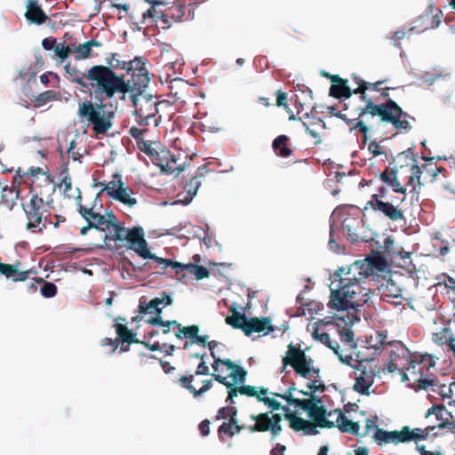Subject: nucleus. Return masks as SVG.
Masks as SVG:
<instances>
[{
    "mask_svg": "<svg viewBox=\"0 0 455 455\" xmlns=\"http://www.w3.org/2000/svg\"><path fill=\"white\" fill-rule=\"evenodd\" d=\"M354 80L358 84V87L353 90L354 94H360V100L365 103L363 108H359L358 118L349 120L347 124L355 123L353 128L358 130L363 135V141L367 140L369 128L366 124L368 122L367 116L371 117L379 116L381 122L390 123L394 125L397 132H407L411 131V125L407 118L409 115L403 111L400 106L392 99L381 104H376L378 99L368 97L366 91L372 90L379 92L382 88L380 85L384 81H378L375 83L365 82L354 76Z\"/></svg>",
    "mask_w": 455,
    "mask_h": 455,
    "instance_id": "f257e3e1",
    "label": "nucleus"
},
{
    "mask_svg": "<svg viewBox=\"0 0 455 455\" xmlns=\"http://www.w3.org/2000/svg\"><path fill=\"white\" fill-rule=\"evenodd\" d=\"M328 306L337 311L355 309L370 299L371 280L353 264L339 267L331 275Z\"/></svg>",
    "mask_w": 455,
    "mask_h": 455,
    "instance_id": "f03ea898",
    "label": "nucleus"
},
{
    "mask_svg": "<svg viewBox=\"0 0 455 455\" xmlns=\"http://www.w3.org/2000/svg\"><path fill=\"white\" fill-rule=\"evenodd\" d=\"M116 52L110 53L105 59L106 65H95L87 71V79L94 84L95 94L104 99H112L118 92H124L129 89L125 84L124 75H117L115 70L124 69L125 60L118 59Z\"/></svg>",
    "mask_w": 455,
    "mask_h": 455,
    "instance_id": "7ed1b4c3",
    "label": "nucleus"
},
{
    "mask_svg": "<svg viewBox=\"0 0 455 455\" xmlns=\"http://www.w3.org/2000/svg\"><path fill=\"white\" fill-rule=\"evenodd\" d=\"M282 371H284L287 365H291L296 374L310 380L307 384V387L309 389L308 392L325 391V385L318 380L320 378L319 369L312 365L311 359H307L306 353L299 347H296L291 343L288 346L286 355L282 360Z\"/></svg>",
    "mask_w": 455,
    "mask_h": 455,
    "instance_id": "20e7f679",
    "label": "nucleus"
},
{
    "mask_svg": "<svg viewBox=\"0 0 455 455\" xmlns=\"http://www.w3.org/2000/svg\"><path fill=\"white\" fill-rule=\"evenodd\" d=\"M30 198L22 204L27 219L26 228L32 233L41 234L52 223V200H44L37 192L31 190Z\"/></svg>",
    "mask_w": 455,
    "mask_h": 455,
    "instance_id": "39448f33",
    "label": "nucleus"
},
{
    "mask_svg": "<svg viewBox=\"0 0 455 455\" xmlns=\"http://www.w3.org/2000/svg\"><path fill=\"white\" fill-rule=\"evenodd\" d=\"M435 365V357L428 354H413L408 362L405 370L411 377V387L415 390H427L438 385L436 377L430 372Z\"/></svg>",
    "mask_w": 455,
    "mask_h": 455,
    "instance_id": "423d86ee",
    "label": "nucleus"
},
{
    "mask_svg": "<svg viewBox=\"0 0 455 455\" xmlns=\"http://www.w3.org/2000/svg\"><path fill=\"white\" fill-rule=\"evenodd\" d=\"M435 415L438 423L436 425L427 426L426 427L411 428L409 426L403 427V443L425 441L428 439L431 432L435 428L455 430V420H449L445 415L451 417L443 405H433L426 412L425 418Z\"/></svg>",
    "mask_w": 455,
    "mask_h": 455,
    "instance_id": "0eeeda50",
    "label": "nucleus"
},
{
    "mask_svg": "<svg viewBox=\"0 0 455 455\" xmlns=\"http://www.w3.org/2000/svg\"><path fill=\"white\" fill-rule=\"evenodd\" d=\"M107 221L103 225V243L108 245V243L114 242L115 248L119 250L125 246H133L141 235H144V230L140 227H133L132 228H125L120 223L116 222V217L112 211L107 212L105 215Z\"/></svg>",
    "mask_w": 455,
    "mask_h": 455,
    "instance_id": "6e6552de",
    "label": "nucleus"
},
{
    "mask_svg": "<svg viewBox=\"0 0 455 455\" xmlns=\"http://www.w3.org/2000/svg\"><path fill=\"white\" fill-rule=\"evenodd\" d=\"M102 101L103 99L100 100V103L84 100L79 104L77 111V116L91 124L97 135L105 134L111 129L114 117V112L107 111V105Z\"/></svg>",
    "mask_w": 455,
    "mask_h": 455,
    "instance_id": "1a4fd4ad",
    "label": "nucleus"
},
{
    "mask_svg": "<svg viewBox=\"0 0 455 455\" xmlns=\"http://www.w3.org/2000/svg\"><path fill=\"white\" fill-rule=\"evenodd\" d=\"M147 60L143 57H135L132 60L125 61L124 69L131 77L126 80L129 89L124 92H118L116 95H121L120 99L124 100L125 95L129 92H136L137 93H143L149 83L148 71L146 68Z\"/></svg>",
    "mask_w": 455,
    "mask_h": 455,
    "instance_id": "9d476101",
    "label": "nucleus"
},
{
    "mask_svg": "<svg viewBox=\"0 0 455 455\" xmlns=\"http://www.w3.org/2000/svg\"><path fill=\"white\" fill-rule=\"evenodd\" d=\"M129 92L131 94V101L135 108L134 116H142L143 118H153L155 125L157 126L161 116L156 117V115L161 102L154 100L152 96H144L143 93H137L136 92Z\"/></svg>",
    "mask_w": 455,
    "mask_h": 455,
    "instance_id": "9b49d317",
    "label": "nucleus"
},
{
    "mask_svg": "<svg viewBox=\"0 0 455 455\" xmlns=\"http://www.w3.org/2000/svg\"><path fill=\"white\" fill-rule=\"evenodd\" d=\"M398 159L403 158L405 161L409 160L411 164V176L407 181V186L411 187L409 191L411 204L413 202H419L420 188L423 186L421 182L422 168L417 164L416 158L411 148L403 151L397 156Z\"/></svg>",
    "mask_w": 455,
    "mask_h": 455,
    "instance_id": "f8f14e48",
    "label": "nucleus"
},
{
    "mask_svg": "<svg viewBox=\"0 0 455 455\" xmlns=\"http://www.w3.org/2000/svg\"><path fill=\"white\" fill-rule=\"evenodd\" d=\"M212 377L215 380L224 385L228 388V397L226 399V402L230 404L235 403L234 398L237 396L238 393L251 397H257V399L259 400V394L267 395L268 392L267 388H265L263 387H259V392H258L256 390V387L253 386L235 387L230 381L227 380V377L221 374H212Z\"/></svg>",
    "mask_w": 455,
    "mask_h": 455,
    "instance_id": "ddd939ff",
    "label": "nucleus"
},
{
    "mask_svg": "<svg viewBox=\"0 0 455 455\" xmlns=\"http://www.w3.org/2000/svg\"><path fill=\"white\" fill-rule=\"evenodd\" d=\"M128 248L134 251L141 258L153 259L159 265H162L163 269L171 267L172 269L175 270L176 274H180V272H182L183 263L173 261L172 259H164L156 256V254L151 253V251L148 248V243L144 235H141L139 238L138 242H136L133 246H128Z\"/></svg>",
    "mask_w": 455,
    "mask_h": 455,
    "instance_id": "4468645a",
    "label": "nucleus"
},
{
    "mask_svg": "<svg viewBox=\"0 0 455 455\" xmlns=\"http://www.w3.org/2000/svg\"><path fill=\"white\" fill-rule=\"evenodd\" d=\"M307 413V416L316 423L321 428H332L335 427L333 421L327 419V416L331 415V411H328L325 406L313 404L311 401H303L299 407Z\"/></svg>",
    "mask_w": 455,
    "mask_h": 455,
    "instance_id": "2eb2a0df",
    "label": "nucleus"
},
{
    "mask_svg": "<svg viewBox=\"0 0 455 455\" xmlns=\"http://www.w3.org/2000/svg\"><path fill=\"white\" fill-rule=\"evenodd\" d=\"M77 192V211L79 214L86 220L87 224H92L93 228L103 232V225L107 222L105 215L99 212V207H87L81 204V192L76 188Z\"/></svg>",
    "mask_w": 455,
    "mask_h": 455,
    "instance_id": "dca6fc26",
    "label": "nucleus"
},
{
    "mask_svg": "<svg viewBox=\"0 0 455 455\" xmlns=\"http://www.w3.org/2000/svg\"><path fill=\"white\" fill-rule=\"evenodd\" d=\"M364 361L369 362V360H362L358 362L357 365L353 366L360 371V373L355 377L354 390L362 395H369L370 387L374 382L375 372L371 369L367 370L366 366L363 365Z\"/></svg>",
    "mask_w": 455,
    "mask_h": 455,
    "instance_id": "f3484780",
    "label": "nucleus"
},
{
    "mask_svg": "<svg viewBox=\"0 0 455 455\" xmlns=\"http://www.w3.org/2000/svg\"><path fill=\"white\" fill-rule=\"evenodd\" d=\"M373 211L379 212L393 221L404 220L403 211L397 206H395L392 203L384 202L382 200H370L367 203Z\"/></svg>",
    "mask_w": 455,
    "mask_h": 455,
    "instance_id": "a211bd4d",
    "label": "nucleus"
},
{
    "mask_svg": "<svg viewBox=\"0 0 455 455\" xmlns=\"http://www.w3.org/2000/svg\"><path fill=\"white\" fill-rule=\"evenodd\" d=\"M172 303V298L167 292L163 291L160 298H154L149 302L140 301L139 308L140 314H155V316L161 315L163 308Z\"/></svg>",
    "mask_w": 455,
    "mask_h": 455,
    "instance_id": "6ab92c4d",
    "label": "nucleus"
},
{
    "mask_svg": "<svg viewBox=\"0 0 455 455\" xmlns=\"http://www.w3.org/2000/svg\"><path fill=\"white\" fill-rule=\"evenodd\" d=\"M353 265L356 266L363 275L372 281L374 280L377 272L384 269L385 262L383 259L375 257L363 260H357L353 263Z\"/></svg>",
    "mask_w": 455,
    "mask_h": 455,
    "instance_id": "aec40b11",
    "label": "nucleus"
},
{
    "mask_svg": "<svg viewBox=\"0 0 455 455\" xmlns=\"http://www.w3.org/2000/svg\"><path fill=\"white\" fill-rule=\"evenodd\" d=\"M330 77L331 85L329 94L335 99H348L354 93L353 90L348 86L347 80L339 77V75H326Z\"/></svg>",
    "mask_w": 455,
    "mask_h": 455,
    "instance_id": "412c9836",
    "label": "nucleus"
},
{
    "mask_svg": "<svg viewBox=\"0 0 455 455\" xmlns=\"http://www.w3.org/2000/svg\"><path fill=\"white\" fill-rule=\"evenodd\" d=\"M274 331L275 328L271 324V320L269 317H254L248 319V322L245 324L243 331L246 336H251L253 332H264L266 335Z\"/></svg>",
    "mask_w": 455,
    "mask_h": 455,
    "instance_id": "4be33fe9",
    "label": "nucleus"
},
{
    "mask_svg": "<svg viewBox=\"0 0 455 455\" xmlns=\"http://www.w3.org/2000/svg\"><path fill=\"white\" fill-rule=\"evenodd\" d=\"M208 172L205 165H202L197 168L196 174L187 180L184 184V190L187 196L184 201L188 204L191 202L193 197L196 195L199 187L202 184V179L204 178V174Z\"/></svg>",
    "mask_w": 455,
    "mask_h": 455,
    "instance_id": "5701e85b",
    "label": "nucleus"
},
{
    "mask_svg": "<svg viewBox=\"0 0 455 455\" xmlns=\"http://www.w3.org/2000/svg\"><path fill=\"white\" fill-rule=\"evenodd\" d=\"M373 438L379 445L403 443V427L400 431H387L384 428L377 427Z\"/></svg>",
    "mask_w": 455,
    "mask_h": 455,
    "instance_id": "b1692460",
    "label": "nucleus"
},
{
    "mask_svg": "<svg viewBox=\"0 0 455 455\" xmlns=\"http://www.w3.org/2000/svg\"><path fill=\"white\" fill-rule=\"evenodd\" d=\"M25 16L28 20L32 23L41 25L44 23L48 17L41 8L37 0H28L27 5V12Z\"/></svg>",
    "mask_w": 455,
    "mask_h": 455,
    "instance_id": "393cba45",
    "label": "nucleus"
},
{
    "mask_svg": "<svg viewBox=\"0 0 455 455\" xmlns=\"http://www.w3.org/2000/svg\"><path fill=\"white\" fill-rule=\"evenodd\" d=\"M379 179L381 181H383L385 184L390 187L394 192L400 193L403 195L406 194V188L402 186L397 179L396 168L389 170V168L387 167L385 171L379 173Z\"/></svg>",
    "mask_w": 455,
    "mask_h": 455,
    "instance_id": "a878e982",
    "label": "nucleus"
},
{
    "mask_svg": "<svg viewBox=\"0 0 455 455\" xmlns=\"http://www.w3.org/2000/svg\"><path fill=\"white\" fill-rule=\"evenodd\" d=\"M382 298L387 302L401 305L403 299L402 289L393 281L389 280L382 288Z\"/></svg>",
    "mask_w": 455,
    "mask_h": 455,
    "instance_id": "bb28decb",
    "label": "nucleus"
},
{
    "mask_svg": "<svg viewBox=\"0 0 455 455\" xmlns=\"http://www.w3.org/2000/svg\"><path fill=\"white\" fill-rule=\"evenodd\" d=\"M194 378V374H191L189 376H181L179 379V383L182 387L188 389L190 393H192L195 398L202 395L204 393L209 391L212 388V380L207 379L204 380L203 387L200 389H196V387L192 385Z\"/></svg>",
    "mask_w": 455,
    "mask_h": 455,
    "instance_id": "cd10ccee",
    "label": "nucleus"
},
{
    "mask_svg": "<svg viewBox=\"0 0 455 455\" xmlns=\"http://www.w3.org/2000/svg\"><path fill=\"white\" fill-rule=\"evenodd\" d=\"M237 414H234L233 416L228 417V421H224L218 428V436L220 441L225 442V435H228L229 437H233L235 435V431H232V427H236V432L240 433L243 429L245 428L243 425H240L237 419Z\"/></svg>",
    "mask_w": 455,
    "mask_h": 455,
    "instance_id": "c85d7f7f",
    "label": "nucleus"
},
{
    "mask_svg": "<svg viewBox=\"0 0 455 455\" xmlns=\"http://www.w3.org/2000/svg\"><path fill=\"white\" fill-rule=\"evenodd\" d=\"M31 270L20 271L18 265H12L0 262V274L4 275L6 278H11L13 282L25 281Z\"/></svg>",
    "mask_w": 455,
    "mask_h": 455,
    "instance_id": "c756f323",
    "label": "nucleus"
},
{
    "mask_svg": "<svg viewBox=\"0 0 455 455\" xmlns=\"http://www.w3.org/2000/svg\"><path fill=\"white\" fill-rule=\"evenodd\" d=\"M272 148L275 156L282 158H288L293 154L290 148V138L287 135H279L272 142Z\"/></svg>",
    "mask_w": 455,
    "mask_h": 455,
    "instance_id": "7c9ffc66",
    "label": "nucleus"
},
{
    "mask_svg": "<svg viewBox=\"0 0 455 455\" xmlns=\"http://www.w3.org/2000/svg\"><path fill=\"white\" fill-rule=\"evenodd\" d=\"M133 195L134 192L132 188L124 183L119 185V188L116 193L115 192L112 199L129 207H133L138 203L137 199L132 196Z\"/></svg>",
    "mask_w": 455,
    "mask_h": 455,
    "instance_id": "2f4dec72",
    "label": "nucleus"
},
{
    "mask_svg": "<svg viewBox=\"0 0 455 455\" xmlns=\"http://www.w3.org/2000/svg\"><path fill=\"white\" fill-rule=\"evenodd\" d=\"M119 320L125 321L124 317H117L115 324L116 332L117 334L116 339L122 341V343H127L128 345L132 343H140V340L135 338V334L126 325L118 323Z\"/></svg>",
    "mask_w": 455,
    "mask_h": 455,
    "instance_id": "473e14b6",
    "label": "nucleus"
},
{
    "mask_svg": "<svg viewBox=\"0 0 455 455\" xmlns=\"http://www.w3.org/2000/svg\"><path fill=\"white\" fill-rule=\"evenodd\" d=\"M334 412L338 413L337 427L342 433L358 434L360 426L357 422L348 419L340 410H335Z\"/></svg>",
    "mask_w": 455,
    "mask_h": 455,
    "instance_id": "72a5a7b5",
    "label": "nucleus"
},
{
    "mask_svg": "<svg viewBox=\"0 0 455 455\" xmlns=\"http://www.w3.org/2000/svg\"><path fill=\"white\" fill-rule=\"evenodd\" d=\"M270 413L265 412L258 415H251V419L255 421L253 426L249 427V431L253 432H267L271 428Z\"/></svg>",
    "mask_w": 455,
    "mask_h": 455,
    "instance_id": "f704fd0d",
    "label": "nucleus"
},
{
    "mask_svg": "<svg viewBox=\"0 0 455 455\" xmlns=\"http://www.w3.org/2000/svg\"><path fill=\"white\" fill-rule=\"evenodd\" d=\"M63 43H57L56 46L53 48V52L55 56L58 58L60 63H62L64 60H66L71 53V40L72 36L68 33H66L63 36Z\"/></svg>",
    "mask_w": 455,
    "mask_h": 455,
    "instance_id": "c9c22d12",
    "label": "nucleus"
},
{
    "mask_svg": "<svg viewBox=\"0 0 455 455\" xmlns=\"http://www.w3.org/2000/svg\"><path fill=\"white\" fill-rule=\"evenodd\" d=\"M389 352L391 360L395 363H405V366H407L411 355L410 351L400 342H397Z\"/></svg>",
    "mask_w": 455,
    "mask_h": 455,
    "instance_id": "e433bc0d",
    "label": "nucleus"
},
{
    "mask_svg": "<svg viewBox=\"0 0 455 455\" xmlns=\"http://www.w3.org/2000/svg\"><path fill=\"white\" fill-rule=\"evenodd\" d=\"M230 311L232 315L226 317V323L235 329H240L243 331V328L249 318H247L244 314L239 313L234 307H230Z\"/></svg>",
    "mask_w": 455,
    "mask_h": 455,
    "instance_id": "4c0bfd02",
    "label": "nucleus"
},
{
    "mask_svg": "<svg viewBox=\"0 0 455 455\" xmlns=\"http://www.w3.org/2000/svg\"><path fill=\"white\" fill-rule=\"evenodd\" d=\"M20 192V189H16L12 186H4L2 189L1 203L6 207L12 208L16 204Z\"/></svg>",
    "mask_w": 455,
    "mask_h": 455,
    "instance_id": "58836bf2",
    "label": "nucleus"
},
{
    "mask_svg": "<svg viewBox=\"0 0 455 455\" xmlns=\"http://www.w3.org/2000/svg\"><path fill=\"white\" fill-rule=\"evenodd\" d=\"M147 323L153 326H162V332L164 334H168L171 331L172 327H180V323L176 320L165 321L162 318L161 315L158 316H151L147 320Z\"/></svg>",
    "mask_w": 455,
    "mask_h": 455,
    "instance_id": "ea45409f",
    "label": "nucleus"
},
{
    "mask_svg": "<svg viewBox=\"0 0 455 455\" xmlns=\"http://www.w3.org/2000/svg\"><path fill=\"white\" fill-rule=\"evenodd\" d=\"M66 73L68 76V79L76 83L79 85H82L84 87L86 86V84L84 83V79L87 78V73L84 74V72H81L77 69L76 67L71 66L70 63H68L64 67Z\"/></svg>",
    "mask_w": 455,
    "mask_h": 455,
    "instance_id": "a19ab883",
    "label": "nucleus"
},
{
    "mask_svg": "<svg viewBox=\"0 0 455 455\" xmlns=\"http://www.w3.org/2000/svg\"><path fill=\"white\" fill-rule=\"evenodd\" d=\"M313 337L331 348L335 354H338V349H339V343L336 340H332L329 333L316 328L313 332Z\"/></svg>",
    "mask_w": 455,
    "mask_h": 455,
    "instance_id": "79ce46f5",
    "label": "nucleus"
},
{
    "mask_svg": "<svg viewBox=\"0 0 455 455\" xmlns=\"http://www.w3.org/2000/svg\"><path fill=\"white\" fill-rule=\"evenodd\" d=\"M184 271L194 275L197 280L207 278L210 275V271L205 267L193 263L183 264L182 272Z\"/></svg>",
    "mask_w": 455,
    "mask_h": 455,
    "instance_id": "37998d69",
    "label": "nucleus"
},
{
    "mask_svg": "<svg viewBox=\"0 0 455 455\" xmlns=\"http://www.w3.org/2000/svg\"><path fill=\"white\" fill-rule=\"evenodd\" d=\"M146 2L151 4L150 8L142 14V18L145 20L148 18L153 19V20L156 21L157 19L160 18L162 13L164 12L162 9L164 4L160 1L156 0H145Z\"/></svg>",
    "mask_w": 455,
    "mask_h": 455,
    "instance_id": "c03bdc74",
    "label": "nucleus"
},
{
    "mask_svg": "<svg viewBox=\"0 0 455 455\" xmlns=\"http://www.w3.org/2000/svg\"><path fill=\"white\" fill-rule=\"evenodd\" d=\"M124 182L121 179V175L118 173H115L113 175V179L111 181L106 183L101 182L100 185L103 186V188L100 189V193L106 192V194L112 198L115 195V192L119 188L120 184H124Z\"/></svg>",
    "mask_w": 455,
    "mask_h": 455,
    "instance_id": "a18cd8bd",
    "label": "nucleus"
},
{
    "mask_svg": "<svg viewBox=\"0 0 455 455\" xmlns=\"http://www.w3.org/2000/svg\"><path fill=\"white\" fill-rule=\"evenodd\" d=\"M192 329H194L195 331H192L193 333L190 336L189 340L185 341V343L183 345V349H185V350L188 349L195 343L202 345L203 347H206L207 343H208L207 342L208 336L207 335H204V336L199 335L200 329H199L198 325L193 324Z\"/></svg>",
    "mask_w": 455,
    "mask_h": 455,
    "instance_id": "49530a36",
    "label": "nucleus"
},
{
    "mask_svg": "<svg viewBox=\"0 0 455 455\" xmlns=\"http://www.w3.org/2000/svg\"><path fill=\"white\" fill-rule=\"evenodd\" d=\"M70 49L72 50V53L76 54L75 59L77 60L88 59L89 57H91L92 55V50H91L89 44H87V42H85L84 44H76V42L71 41V48Z\"/></svg>",
    "mask_w": 455,
    "mask_h": 455,
    "instance_id": "de8ad7c7",
    "label": "nucleus"
},
{
    "mask_svg": "<svg viewBox=\"0 0 455 455\" xmlns=\"http://www.w3.org/2000/svg\"><path fill=\"white\" fill-rule=\"evenodd\" d=\"M137 148L140 149V151L145 153L151 159V161H153V158L157 156V151L161 148V145L158 142L143 140L138 143Z\"/></svg>",
    "mask_w": 455,
    "mask_h": 455,
    "instance_id": "09e8293b",
    "label": "nucleus"
},
{
    "mask_svg": "<svg viewBox=\"0 0 455 455\" xmlns=\"http://www.w3.org/2000/svg\"><path fill=\"white\" fill-rule=\"evenodd\" d=\"M60 188H63L64 195L68 198L77 197L72 193V180L68 173V169L65 168L61 172V180L59 184Z\"/></svg>",
    "mask_w": 455,
    "mask_h": 455,
    "instance_id": "8fccbe9b",
    "label": "nucleus"
},
{
    "mask_svg": "<svg viewBox=\"0 0 455 455\" xmlns=\"http://www.w3.org/2000/svg\"><path fill=\"white\" fill-rule=\"evenodd\" d=\"M231 371L229 377L232 378L234 386L235 384H242L245 381L247 371L242 367L233 363V367L228 368Z\"/></svg>",
    "mask_w": 455,
    "mask_h": 455,
    "instance_id": "3c124183",
    "label": "nucleus"
},
{
    "mask_svg": "<svg viewBox=\"0 0 455 455\" xmlns=\"http://www.w3.org/2000/svg\"><path fill=\"white\" fill-rule=\"evenodd\" d=\"M58 99V93L55 91L49 90L39 93L35 99L36 107H41L47 102L56 100Z\"/></svg>",
    "mask_w": 455,
    "mask_h": 455,
    "instance_id": "603ef678",
    "label": "nucleus"
},
{
    "mask_svg": "<svg viewBox=\"0 0 455 455\" xmlns=\"http://www.w3.org/2000/svg\"><path fill=\"white\" fill-rule=\"evenodd\" d=\"M170 157V150L166 148H159L157 151V156L153 158L152 163L158 166L162 172L165 171V164L168 163V159Z\"/></svg>",
    "mask_w": 455,
    "mask_h": 455,
    "instance_id": "864d4df0",
    "label": "nucleus"
},
{
    "mask_svg": "<svg viewBox=\"0 0 455 455\" xmlns=\"http://www.w3.org/2000/svg\"><path fill=\"white\" fill-rule=\"evenodd\" d=\"M183 171V167L180 164L177 163V158L173 154L170 152V157L168 163L165 164L164 172L167 174H180Z\"/></svg>",
    "mask_w": 455,
    "mask_h": 455,
    "instance_id": "5fc2aeb1",
    "label": "nucleus"
},
{
    "mask_svg": "<svg viewBox=\"0 0 455 455\" xmlns=\"http://www.w3.org/2000/svg\"><path fill=\"white\" fill-rule=\"evenodd\" d=\"M302 124L305 127L306 132L315 139L320 137L319 132L316 130L311 128L310 126H318L320 128H324L325 126V124L322 119L315 117H312L311 122L309 124L303 122Z\"/></svg>",
    "mask_w": 455,
    "mask_h": 455,
    "instance_id": "6e6d98bb",
    "label": "nucleus"
},
{
    "mask_svg": "<svg viewBox=\"0 0 455 455\" xmlns=\"http://www.w3.org/2000/svg\"><path fill=\"white\" fill-rule=\"evenodd\" d=\"M337 325H338V328L336 329V331H338V333L339 335V339H340L341 342H343L345 345H347L348 347H353L354 332L352 331V330L347 327L339 328V323H337Z\"/></svg>",
    "mask_w": 455,
    "mask_h": 455,
    "instance_id": "4d7b16f0",
    "label": "nucleus"
},
{
    "mask_svg": "<svg viewBox=\"0 0 455 455\" xmlns=\"http://www.w3.org/2000/svg\"><path fill=\"white\" fill-rule=\"evenodd\" d=\"M37 283H42L41 294L44 298H52L57 294V286L51 282H44L42 278L36 280Z\"/></svg>",
    "mask_w": 455,
    "mask_h": 455,
    "instance_id": "13d9d810",
    "label": "nucleus"
},
{
    "mask_svg": "<svg viewBox=\"0 0 455 455\" xmlns=\"http://www.w3.org/2000/svg\"><path fill=\"white\" fill-rule=\"evenodd\" d=\"M285 418L290 421L291 428L297 432L303 431L307 419L291 413H286Z\"/></svg>",
    "mask_w": 455,
    "mask_h": 455,
    "instance_id": "bf43d9fd",
    "label": "nucleus"
},
{
    "mask_svg": "<svg viewBox=\"0 0 455 455\" xmlns=\"http://www.w3.org/2000/svg\"><path fill=\"white\" fill-rule=\"evenodd\" d=\"M187 7L185 5H173L168 8L166 11L170 14L171 20L175 22L180 21L182 17L185 15Z\"/></svg>",
    "mask_w": 455,
    "mask_h": 455,
    "instance_id": "052dcab7",
    "label": "nucleus"
},
{
    "mask_svg": "<svg viewBox=\"0 0 455 455\" xmlns=\"http://www.w3.org/2000/svg\"><path fill=\"white\" fill-rule=\"evenodd\" d=\"M234 414H237V409L235 406L229 403V405L221 407L218 410L215 419H228L229 416H233Z\"/></svg>",
    "mask_w": 455,
    "mask_h": 455,
    "instance_id": "680f3d73",
    "label": "nucleus"
},
{
    "mask_svg": "<svg viewBox=\"0 0 455 455\" xmlns=\"http://www.w3.org/2000/svg\"><path fill=\"white\" fill-rule=\"evenodd\" d=\"M386 339L387 334L379 332L376 337V343L372 344L371 346L375 348L376 351H379L387 346L393 347L397 343L395 341L387 342Z\"/></svg>",
    "mask_w": 455,
    "mask_h": 455,
    "instance_id": "e2e57ef3",
    "label": "nucleus"
},
{
    "mask_svg": "<svg viewBox=\"0 0 455 455\" xmlns=\"http://www.w3.org/2000/svg\"><path fill=\"white\" fill-rule=\"evenodd\" d=\"M174 329H177V331L174 332L175 337L178 339H186V340H189V338L193 333L192 331H195L192 329V325L182 326L181 323L180 327H175Z\"/></svg>",
    "mask_w": 455,
    "mask_h": 455,
    "instance_id": "0e129e2a",
    "label": "nucleus"
},
{
    "mask_svg": "<svg viewBox=\"0 0 455 455\" xmlns=\"http://www.w3.org/2000/svg\"><path fill=\"white\" fill-rule=\"evenodd\" d=\"M273 395L275 396H279V397L284 399L290 405H294L297 408H299L303 403V401H301V399L293 397L292 394L291 393L290 390H286L283 395H280L277 393H273Z\"/></svg>",
    "mask_w": 455,
    "mask_h": 455,
    "instance_id": "69168bd1",
    "label": "nucleus"
},
{
    "mask_svg": "<svg viewBox=\"0 0 455 455\" xmlns=\"http://www.w3.org/2000/svg\"><path fill=\"white\" fill-rule=\"evenodd\" d=\"M220 365L226 366L227 370H228V368L233 367V362L230 359H220V357L213 358V363L212 364L214 371L213 374H220L221 371L220 369Z\"/></svg>",
    "mask_w": 455,
    "mask_h": 455,
    "instance_id": "338daca9",
    "label": "nucleus"
},
{
    "mask_svg": "<svg viewBox=\"0 0 455 455\" xmlns=\"http://www.w3.org/2000/svg\"><path fill=\"white\" fill-rule=\"evenodd\" d=\"M147 132L148 128L132 126L129 130V134L136 140V145H138L140 141L145 140L143 136Z\"/></svg>",
    "mask_w": 455,
    "mask_h": 455,
    "instance_id": "774afa93",
    "label": "nucleus"
}]
</instances>
